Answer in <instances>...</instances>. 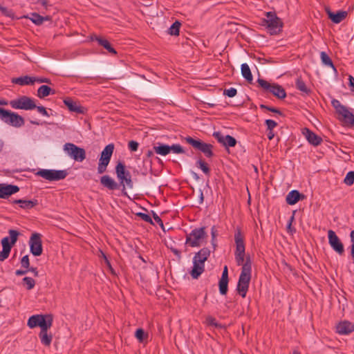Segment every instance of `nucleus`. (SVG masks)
<instances>
[{
  "label": "nucleus",
  "mask_w": 354,
  "mask_h": 354,
  "mask_svg": "<svg viewBox=\"0 0 354 354\" xmlns=\"http://www.w3.org/2000/svg\"><path fill=\"white\" fill-rule=\"evenodd\" d=\"M244 235L239 227H236L234 232V241L236 249L234 252L235 260L238 266H242L241 272L239 278L236 291L241 297L245 298L248 291L251 280L252 262L250 256L246 257L244 262L245 254V245Z\"/></svg>",
  "instance_id": "obj_1"
},
{
  "label": "nucleus",
  "mask_w": 354,
  "mask_h": 354,
  "mask_svg": "<svg viewBox=\"0 0 354 354\" xmlns=\"http://www.w3.org/2000/svg\"><path fill=\"white\" fill-rule=\"evenodd\" d=\"M266 18L261 19V26L265 27L271 35L280 34L283 30V22L277 13L273 11L266 12Z\"/></svg>",
  "instance_id": "obj_2"
},
{
  "label": "nucleus",
  "mask_w": 354,
  "mask_h": 354,
  "mask_svg": "<svg viewBox=\"0 0 354 354\" xmlns=\"http://www.w3.org/2000/svg\"><path fill=\"white\" fill-rule=\"evenodd\" d=\"M115 174L119 180L118 184L120 187L122 186V195L128 197L125 184L130 189H132L133 186L130 171L126 169L124 163L119 161L115 166Z\"/></svg>",
  "instance_id": "obj_3"
},
{
  "label": "nucleus",
  "mask_w": 354,
  "mask_h": 354,
  "mask_svg": "<svg viewBox=\"0 0 354 354\" xmlns=\"http://www.w3.org/2000/svg\"><path fill=\"white\" fill-rule=\"evenodd\" d=\"M0 120L6 124L16 128H19L25 124L22 116L3 108H0Z\"/></svg>",
  "instance_id": "obj_4"
},
{
  "label": "nucleus",
  "mask_w": 354,
  "mask_h": 354,
  "mask_svg": "<svg viewBox=\"0 0 354 354\" xmlns=\"http://www.w3.org/2000/svg\"><path fill=\"white\" fill-rule=\"evenodd\" d=\"M10 237H4L1 239L2 250L0 251V261H3L8 258L12 247L17 241L19 232L15 230H9Z\"/></svg>",
  "instance_id": "obj_5"
},
{
  "label": "nucleus",
  "mask_w": 354,
  "mask_h": 354,
  "mask_svg": "<svg viewBox=\"0 0 354 354\" xmlns=\"http://www.w3.org/2000/svg\"><path fill=\"white\" fill-rule=\"evenodd\" d=\"M206 227H196L189 234L186 235L185 244L192 247H199L203 239L207 236Z\"/></svg>",
  "instance_id": "obj_6"
},
{
  "label": "nucleus",
  "mask_w": 354,
  "mask_h": 354,
  "mask_svg": "<svg viewBox=\"0 0 354 354\" xmlns=\"http://www.w3.org/2000/svg\"><path fill=\"white\" fill-rule=\"evenodd\" d=\"M257 82L264 93H271L278 99H284L286 97V92L281 85L276 83L271 84L261 78H258Z\"/></svg>",
  "instance_id": "obj_7"
},
{
  "label": "nucleus",
  "mask_w": 354,
  "mask_h": 354,
  "mask_svg": "<svg viewBox=\"0 0 354 354\" xmlns=\"http://www.w3.org/2000/svg\"><path fill=\"white\" fill-rule=\"evenodd\" d=\"M184 140L193 148L202 152L207 158H211L214 156L212 145L204 142L200 139H195L191 136H187L184 138Z\"/></svg>",
  "instance_id": "obj_8"
},
{
  "label": "nucleus",
  "mask_w": 354,
  "mask_h": 354,
  "mask_svg": "<svg viewBox=\"0 0 354 354\" xmlns=\"http://www.w3.org/2000/svg\"><path fill=\"white\" fill-rule=\"evenodd\" d=\"M63 150L68 157L76 162H82L86 159L85 149L73 143L66 142L63 146Z\"/></svg>",
  "instance_id": "obj_9"
},
{
  "label": "nucleus",
  "mask_w": 354,
  "mask_h": 354,
  "mask_svg": "<svg viewBox=\"0 0 354 354\" xmlns=\"http://www.w3.org/2000/svg\"><path fill=\"white\" fill-rule=\"evenodd\" d=\"M114 148V144L110 143L107 145L101 152L97 166L98 174H101L106 171L107 166L111 161Z\"/></svg>",
  "instance_id": "obj_10"
},
{
  "label": "nucleus",
  "mask_w": 354,
  "mask_h": 354,
  "mask_svg": "<svg viewBox=\"0 0 354 354\" xmlns=\"http://www.w3.org/2000/svg\"><path fill=\"white\" fill-rule=\"evenodd\" d=\"M331 104L339 115H342V120L351 126H354V115L349 111L348 108L342 105L338 100L333 99Z\"/></svg>",
  "instance_id": "obj_11"
},
{
  "label": "nucleus",
  "mask_w": 354,
  "mask_h": 354,
  "mask_svg": "<svg viewBox=\"0 0 354 354\" xmlns=\"http://www.w3.org/2000/svg\"><path fill=\"white\" fill-rule=\"evenodd\" d=\"M9 104L15 109L32 110L36 107L34 100L26 95L10 100Z\"/></svg>",
  "instance_id": "obj_12"
},
{
  "label": "nucleus",
  "mask_w": 354,
  "mask_h": 354,
  "mask_svg": "<svg viewBox=\"0 0 354 354\" xmlns=\"http://www.w3.org/2000/svg\"><path fill=\"white\" fill-rule=\"evenodd\" d=\"M27 325L30 328L40 327L41 331L39 337L41 343L44 344V314L34 315L30 317Z\"/></svg>",
  "instance_id": "obj_13"
},
{
  "label": "nucleus",
  "mask_w": 354,
  "mask_h": 354,
  "mask_svg": "<svg viewBox=\"0 0 354 354\" xmlns=\"http://www.w3.org/2000/svg\"><path fill=\"white\" fill-rule=\"evenodd\" d=\"M328 243L332 249L339 255H343L344 253V245L333 230H329L328 231Z\"/></svg>",
  "instance_id": "obj_14"
},
{
  "label": "nucleus",
  "mask_w": 354,
  "mask_h": 354,
  "mask_svg": "<svg viewBox=\"0 0 354 354\" xmlns=\"http://www.w3.org/2000/svg\"><path fill=\"white\" fill-rule=\"evenodd\" d=\"M30 252L34 256H39L42 253V242L41 234L33 233L29 241Z\"/></svg>",
  "instance_id": "obj_15"
},
{
  "label": "nucleus",
  "mask_w": 354,
  "mask_h": 354,
  "mask_svg": "<svg viewBox=\"0 0 354 354\" xmlns=\"http://www.w3.org/2000/svg\"><path fill=\"white\" fill-rule=\"evenodd\" d=\"M11 82L15 84L20 86L32 85L35 82L43 83L44 82V77H30L29 75H24L18 77H13L11 79Z\"/></svg>",
  "instance_id": "obj_16"
},
{
  "label": "nucleus",
  "mask_w": 354,
  "mask_h": 354,
  "mask_svg": "<svg viewBox=\"0 0 354 354\" xmlns=\"http://www.w3.org/2000/svg\"><path fill=\"white\" fill-rule=\"evenodd\" d=\"M68 175L67 170L46 169V180L57 181L64 179Z\"/></svg>",
  "instance_id": "obj_17"
},
{
  "label": "nucleus",
  "mask_w": 354,
  "mask_h": 354,
  "mask_svg": "<svg viewBox=\"0 0 354 354\" xmlns=\"http://www.w3.org/2000/svg\"><path fill=\"white\" fill-rule=\"evenodd\" d=\"M325 11L328 19H330L334 24H339L345 19L348 15V12L344 10H338L337 12H333L329 7H326Z\"/></svg>",
  "instance_id": "obj_18"
},
{
  "label": "nucleus",
  "mask_w": 354,
  "mask_h": 354,
  "mask_svg": "<svg viewBox=\"0 0 354 354\" xmlns=\"http://www.w3.org/2000/svg\"><path fill=\"white\" fill-rule=\"evenodd\" d=\"M228 268L225 266L222 272L221 277L218 281L219 292L222 295H225L228 290Z\"/></svg>",
  "instance_id": "obj_19"
},
{
  "label": "nucleus",
  "mask_w": 354,
  "mask_h": 354,
  "mask_svg": "<svg viewBox=\"0 0 354 354\" xmlns=\"http://www.w3.org/2000/svg\"><path fill=\"white\" fill-rule=\"evenodd\" d=\"M19 190V187L17 185L0 183V198H8Z\"/></svg>",
  "instance_id": "obj_20"
},
{
  "label": "nucleus",
  "mask_w": 354,
  "mask_h": 354,
  "mask_svg": "<svg viewBox=\"0 0 354 354\" xmlns=\"http://www.w3.org/2000/svg\"><path fill=\"white\" fill-rule=\"evenodd\" d=\"M90 39L93 41H97V44L104 48L109 53L116 55L117 51L115 48L111 46L110 42L105 38L97 36L96 35H92L90 36Z\"/></svg>",
  "instance_id": "obj_21"
},
{
  "label": "nucleus",
  "mask_w": 354,
  "mask_h": 354,
  "mask_svg": "<svg viewBox=\"0 0 354 354\" xmlns=\"http://www.w3.org/2000/svg\"><path fill=\"white\" fill-rule=\"evenodd\" d=\"M303 134L305 136L308 142L313 146H318L323 141L322 138L320 136H319L318 135H317L308 128H304L303 129Z\"/></svg>",
  "instance_id": "obj_22"
},
{
  "label": "nucleus",
  "mask_w": 354,
  "mask_h": 354,
  "mask_svg": "<svg viewBox=\"0 0 354 354\" xmlns=\"http://www.w3.org/2000/svg\"><path fill=\"white\" fill-rule=\"evenodd\" d=\"M64 103L71 112H75L77 113H84V107L79 105L77 102L74 101L71 97H66L64 100Z\"/></svg>",
  "instance_id": "obj_23"
},
{
  "label": "nucleus",
  "mask_w": 354,
  "mask_h": 354,
  "mask_svg": "<svg viewBox=\"0 0 354 354\" xmlns=\"http://www.w3.org/2000/svg\"><path fill=\"white\" fill-rule=\"evenodd\" d=\"M101 185L109 190H115L120 188V185L109 175H104L100 178Z\"/></svg>",
  "instance_id": "obj_24"
},
{
  "label": "nucleus",
  "mask_w": 354,
  "mask_h": 354,
  "mask_svg": "<svg viewBox=\"0 0 354 354\" xmlns=\"http://www.w3.org/2000/svg\"><path fill=\"white\" fill-rule=\"evenodd\" d=\"M337 331L342 335H347L354 331V323L348 321H344L337 326Z\"/></svg>",
  "instance_id": "obj_25"
},
{
  "label": "nucleus",
  "mask_w": 354,
  "mask_h": 354,
  "mask_svg": "<svg viewBox=\"0 0 354 354\" xmlns=\"http://www.w3.org/2000/svg\"><path fill=\"white\" fill-rule=\"evenodd\" d=\"M305 198V196L303 194H301L297 190H292L290 191L286 198V201L288 205H292L296 204L300 200H303Z\"/></svg>",
  "instance_id": "obj_26"
},
{
  "label": "nucleus",
  "mask_w": 354,
  "mask_h": 354,
  "mask_svg": "<svg viewBox=\"0 0 354 354\" xmlns=\"http://www.w3.org/2000/svg\"><path fill=\"white\" fill-rule=\"evenodd\" d=\"M211 251L208 248H203L198 252L195 254L193 257V261L196 260L198 263L205 265V262L210 256Z\"/></svg>",
  "instance_id": "obj_27"
},
{
  "label": "nucleus",
  "mask_w": 354,
  "mask_h": 354,
  "mask_svg": "<svg viewBox=\"0 0 354 354\" xmlns=\"http://www.w3.org/2000/svg\"><path fill=\"white\" fill-rule=\"evenodd\" d=\"M204 271L205 265L198 263L196 260L193 261V267L189 272V274L193 279H198Z\"/></svg>",
  "instance_id": "obj_28"
},
{
  "label": "nucleus",
  "mask_w": 354,
  "mask_h": 354,
  "mask_svg": "<svg viewBox=\"0 0 354 354\" xmlns=\"http://www.w3.org/2000/svg\"><path fill=\"white\" fill-rule=\"evenodd\" d=\"M153 151L160 156H165L169 153V145L162 143L156 142L153 147Z\"/></svg>",
  "instance_id": "obj_29"
},
{
  "label": "nucleus",
  "mask_w": 354,
  "mask_h": 354,
  "mask_svg": "<svg viewBox=\"0 0 354 354\" xmlns=\"http://www.w3.org/2000/svg\"><path fill=\"white\" fill-rule=\"evenodd\" d=\"M241 73L242 76L245 79L247 82L249 83H252L253 80L252 74L251 73L250 68L248 64L244 63L241 66Z\"/></svg>",
  "instance_id": "obj_30"
},
{
  "label": "nucleus",
  "mask_w": 354,
  "mask_h": 354,
  "mask_svg": "<svg viewBox=\"0 0 354 354\" xmlns=\"http://www.w3.org/2000/svg\"><path fill=\"white\" fill-rule=\"evenodd\" d=\"M295 86L297 89L308 95L311 93V90L307 87L306 83L301 79V77L297 78L295 82Z\"/></svg>",
  "instance_id": "obj_31"
},
{
  "label": "nucleus",
  "mask_w": 354,
  "mask_h": 354,
  "mask_svg": "<svg viewBox=\"0 0 354 354\" xmlns=\"http://www.w3.org/2000/svg\"><path fill=\"white\" fill-rule=\"evenodd\" d=\"M320 58H321L322 62L324 65L330 67L334 71H336V68H335V65L333 64L332 59L330 58V57L328 55V54L326 52H324V51L321 52Z\"/></svg>",
  "instance_id": "obj_32"
},
{
  "label": "nucleus",
  "mask_w": 354,
  "mask_h": 354,
  "mask_svg": "<svg viewBox=\"0 0 354 354\" xmlns=\"http://www.w3.org/2000/svg\"><path fill=\"white\" fill-rule=\"evenodd\" d=\"M181 26V23L176 20L175 21L170 28L167 30V33L170 35L178 36L179 35L180 28Z\"/></svg>",
  "instance_id": "obj_33"
},
{
  "label": "nucleus",
  "mask_w": 354,
  "mask_h": 354,
  "mask_svg": "<svg viewBox=\"0 0 354 354\" xmlns=\"http://www.w3.org/2000/svg\"><path fill=\"white\" fill-rule=\"evenodd\" d=\"M30 19L36 25H41L44 23V17L36 12H32L29 16L26 17Z\"/></svg>",
  "instance_id": "obj_34"
},
{
  "label": "nucleus",
  "mask_w": 354,
  "mask_h": 354,
  "mask_svg": "<svg viewBox=\"0 0 354 354\" xmlns=\"http://www.w3.org/2000/svg\"><path fill=\"white\" fill-rule=\"evenodd\" d=\"M196 166L200 168L203 172L207 175V176H210V169L207 165L203 159L199 158L196 161Z\"/></svg>",
  "instance_id": "obj_35"
},
{
  "label": "nucleus",
  "mask_w": 354,
  "mask_h": 354,
  "mask_svg": "<svg viewBox=\"0 0 354 354\" xmlns=\"http://www.w3.org/2000/svg\"><path fill=\"white\" fill-rule=\"evenodd\" d=\"M12 203L19 204L20 207L23 209H30L35 205V203L33 201L28 200H15Z\"/></svg>",
  "instance_id": "obj_36"
},
{
  "label": "nucleus",
  "mask_w": 354,
  "mask_h": 354,
  "mask_svg": "<svg viewBox=\"0 0 354 354\" xmlns=\"http://www.w3.org/2000/svg\"><path fill=\"white\" fill-rule=\"evenodd\" d=\"M135 337L139 342L142 343L148 337V335L142 328H139L135 332Z\"/></svg>",
  "instance_id": "obj_37"
},
{
  "label": "nucleus",
  "mask_w": 354,
  "mask_h": 354,
  "mask_svg": "<svg viewBox=\"0 0 354 354\" xmlns=\"http://www.w3.org/2000/svg\"><path fill=\"white\" fill-rule=\"evenodd\" d=\"M225 142L223 143V145L227 147H234L236 145V140L232 136L226 135L224 138Z\"/></svg>",
  "instance_id": "obj_38"
},
{
  "label": "nucleus",
  "mask_w": 354,
  "mask_h": 354,
  "mask_svg": "<svg viewBox=\"0 0 354 354\" xmlns=\"http://www.w3.org/2000/svg\"><path fill=\"white\" fill-rule=\"evenodd\" d=\"M171 152L176 154H182L185 153L183 147L179 144H174L169 146V153Z\"/></svg>",
  "instance_id": "obj_39"
},
{
  "label": "nucleus",
  "mask_w": 354,
  "mask_h": 354,
  "mask_svg": "<svg viewBox=\"0 0 354 354\" xmlns=\"http://www.w3.org/2000/svg\"><path fill=\"white\" fill-rule=\"evenodd\" d=\"M259 107L261 109L267 110L272 113H277L281 116H284V114L277 108L269 106L263 104H260Z\"/></svg>",
  "instance_id": "obj_40"
},
{
  "label": "nucleus",
  "mask_w": 354,
  "mask_h": 354,
  "mask_svg": "<svg viewBox=\"0 0 354 354\" xmlns=\"http://www.w3.org/2000/svg\"><path fill=\"white\" fill-rule=\"evenodd\" d=\"M344 183L348 186L354 183V171H350L346 174Z\"/></svg>",
  "instance_id": "obj_41"
},
{
  "label": "nucleus",
  "mask_w": 354,
  "mask_h": 354,
  "mask_svg": "<svg viewBox=\"0 0 354 354\" xmlns=\"http://www.w3.org/2000/svg\"><path fill=\"white\" fill-rule=\"evenodd\" d=\"M23 283L24 285L26 286V288L28 290H31L34 288L35 282L32 278L26 277L23 279Z\"/></svg>",
  "instance_id": "obj_42"
},
{
  "label": "nucleus",
  "mask_w": 354,
  "mask_h": 354,
  "mask_svg": "<svg viewBox=\"0 0 354 354\" xmlns=\"http://www.w3.org/2000/svg\"><path fill=\"white\" fill-rule=\"evenodd\" d=\"M136 216L140 218L144 221L149 223L151 225H153V222L149 214L142 212H138L136 214Z\"/></svg>",
  "instance_id": "obj_43"
},
{
  "label": "nucleus",
  "mask_w": 354,
  "mask_h": 354,
  "mask_svg": "<svg viewBox=\"0 0 354 354\" xmlns=\"http://www.w3.org/2000/svg\"><path fill=\"white\" fill-rule=\"evenodd\" d=\"M265 124L267 127L268 131L273 130L278 125L277 122L271 119L266 120Z\"/></svg>",
  "instance_id": "obj_44"
},
{
  "label": "nucleus",
  "mask_w": 354,
  "mask_h": 354,
  "mask_svg": "<svg viewBox=\"0 0 354 354\" xmlns=\"http://www.w3.org/2000/svg\"><path fill=\"white\" fill-rule=\"evenodd\" d=\"M237 93V91L235 88L231 87L230 88H225L223 90V95L229 97H234Z\"/></svg>",
  "instance_id": "obj_45"
},
{
  "label": "nucleus",
  "mask_w": 354,
  "mask_h": 354,
  "mask_svg": "<svg viewBox=\"0 0 354 354\" xmlns=\"http://www.w3.org/2000/svg\"><path fill=\"white\" fill-rule=\"evenodd\" d=\"M53 315L51 314H46L45 317V329L46 332H47L48 329L50 328V327L52 325L53 322Z\"/></svg>",
  "instance_id": "obj_46"
},
{
  "label": "nucleus",
  "mask_w": 354,
  "mask_h": 354,
  "mask_svg": "<svg viewBox=\"0 0 354 354\" xmlns=\"http://www.w3.org/2000/svg\"><path fill=\"white\" fill-rule=\"evenodd\" d=\"M139 143L135 140H130L128 143V148L131 151H136L138 149Z\"/></svg>",
  "instance_id": "obj_47"
},
{
  "label": "nucleus",
  "mask_w": 354,
  "mask_h": 354,
  "mask_svg": "<svg viewBox=\"0 0 354 354\" xmlns=\"http://www.w3.org/2000/svg\"><path fill=\"white\" fill-rule=\"evenodd\" d=\"M21 266L24 268H28L30 267V261L28 255L24 256L21 259Z\"/></svg>",
  "instance_id": "obj_48"
},
{
  "label": "nucleus",
  "mask_w": 354,
  "mask_h": 354,
  "mask_svg": "<svg viewBox=\"0 0 354 354\" xmlns=\"http://www.w3.org/2000/svg\"><path fill=\"white\" fill-rule=\"evenodd\" d=\"M206 322L209 326H215V327H221V325L217 323L216 319L212 316H208L206 318Z\"/></svg>",
  "instance_id": "obj_49"
},
{
  "label": "nucleus",
  "mask_w": 354,
  "mask_h": 354,
  "mask_svg": "<svg viewBox=\"0 0 354 354\" xmlns=\"http://www.w3.org/2000/svg\"><path fill=\"white\" fill-rule=\"evenodd\" d=\"M151 213L154 221L160 225V227L163 230H165L163 222L162 219L160 218V216L153 210L151 211Z\"/></svg>",
  "instance_id": "obj_50"
},
{
  "label": "nucleus",
  "mask_w": 354,
  "mask_h": 354,
  "mask_svg": "<svg viewBox=\"0 0 354 354\" xmlns=\"http://www.w3.org/2000/svg\"><path fill=\"white\" fill-rule=\"evenodd\" d=\"M213 136L217 140V141L219 143H221L222 145H223V143H224V142H225L224 138L225 136H223L221 132H219V131L214 132L213 133Z\"/></svg>",
  "instance_id": "obj_51"
},
{
  "label": "nucleus",
  "mask_w": 354,
  "mask_h": 354,
  "mask_svg": "<svg viewBox=\"0 0 354 354\" xmlns=\"http://www.w3.org/2000/svg\"><path fill=\"white\" fill-rule=\"evenodd\" d=\"M102 254H103V257L104 259L105 263L107 266V267L109 268L111 273L113 275H116L115 270L111 266V262L109 261V260L108 259V258L104 253Z\"/></svg>",
  "instance_id": "obj_52"
},
{
  "label": "nucleus",
  "mask_w": 354,
  "mask_h": 354,
  "mask_svg": "<svg viewBox=\"0 0 354 354\" xmlns=\"http://www.w3.org/2000/svg\"><path fill=\"white\" fill-rule=\"evenodd\" d=\"M0 11L1 12V13L3 15H5L6 17H11L12 15V11L11 10H9L7 8L3 7L1 5H0Z\"/></svg>",
  "instance_id": "obj_53"
},
{
  "label": "nucleus",
  "mask_w": 354,
  "mask_h": 354,
  "mask_svg": "<svg viewBox=\"0 0 354 354\" xmlns=\"http://www.w3.org/2000/svg\"><path fill=\"white\" fill-rule=\"evenodd\" d=\"M218 235V230H217V228L216 227L215 225H213L211 228V236H212V239H216L217 236Z\"/></svg>",
  "instance_id": "obj_54"
},
{
  "label": "nucleus",
  "mask_w": 354,
  "mask_h": 354,
  "mask_svg": "<svg viewBox=\"0 0 354 354\" xmlns=\"http://www.w3.org/2000/svg\"><path fill=\"white\" fill-rule=\"evenodd\" d=\"M348 80V86L351 88V91H354V77L352 75H349Z\"/></svg>",
  "instance_id": "obj_55"
},
{
  "label": "nucleus",
  "mask_w": 354,
  "mask_h": 354,
  "mask_svg": "<svg viewBox=\"0 0 354 354\" xmlns=\"http://www.w3.org/2000/svg\"><path fill=\"white\" fill-rule=\"evenodd\" d=\"M44 85H41L38 91H37V95L39 98H44Z\"/></svg>",
  "instance_id": "obj_56"
},
{
  "label": "nucleus",
  "mask_w": 354,
  "mask_h": 354,
  "mask_svg": "<svg viewBox=\"0 0 354 354\" xmlns=\"http://www.w3.org/2000/svg\"><path fill=\"white\" fill-rule=\"evenodd\" d=\"M55 93V90L51 88L49 86L46 85V97L50 95H53Z\"/></svg>",
  "instance_id": "obj_57"
},
{
  "label": "nucleus",
  "mask_w": 354,
  "mask_h": 354,
  "mask_svg": "<svg viewBox=\"0 0 354 354\" xmlns=\"http://www.w3.org/2000/svg\"><path fill=\"white\" fill-rule=\"evenodd\" d=\"M29 270L28 268H25V270H17L15 272V274L17 276H21L26 274Z\"/></svg>",
  "instance_id": "obj_58"
},
{
  "label": "nucleus",
  "mask_w": 354,
  "mask_h": 354,
  "mask_svg": "<svg viewBox=\"0 0 354 354\" xmlns=\"http://www.w3.org/2000/svg\"><path fill=\"white\" fill-rule=\"evenodd\" d=\"M53 336L51 334H48L47 332H46V346L49 345L52 341Z\"/></svg>",
  "instance_id": "obj_59"
},
{
  "label": "nucleus",
  "mask_w": 354,
  "mask_h": 354,
  "mask_svg": "<svg viewBox=\"0 0 354 354\" xmlns=\"http://www.w3.org/2000/svg\"><path fill=\"white\" fill-rule=\"evenodd\" d=\"M211 244L212 245V248H213V251H215L216 248H217V240L216 239H211Z\"/></svg>",
  "instance_id": "obj_60"
},
{
  "label": "nucleus",
  "mask_w": 354,
  "mask_h": 354,
  "mask_svg": "<svg viewBox=\"0 0 354 354\" xmlns=\"http://www.w3.org/2000/svg\"><path fill=\"white\" fill-rule=\"evenodd\" d=\"M171 252L178 257H180V252L176 248H171Z\"/></svg>",
  "instance_id": "obj_61"
},
{
  "label": "nucleus",
  "mask_w": 354,
  "mask_h": 354,
  "mask_svg": "<svg viewBox=\"0 0 354 354\" xmlns=\"http://www.w3.org/2000/svg\"><path fill=\"white\" fill-rule=\"evenodd\" d=\"M35 109H37L38 112L40 113L42 115H44V106H37Z\"/></svg>",
  "instance_id": "obj_62"
},
{
  "label": "nucleus",
  "mask_w": 354,
  "mask_h": 354,
  "mask_svg": "<svg viewBox=\"0 0 354 354\" xmlns=\"http://www.w3.org/2000/svg\"><path fill=\"white\" fill-rule=\"evenodd\" d=\"M267 136H268V138L269 140H272L274 136V133L273 132V130L268 131V133H267Z\"/></svg>",
  "instance_id": "obj_63"
},
{
  "label": "nucleus",
  "mask_w": 354,
  "mask_h": 354,
  "mask_svg": "<svg viewBox=\"0 0 354 354\" xmlns=\"http://www.w3.org/2000/svg\"><path fill=\"white\" fill-rule=\"evenodd\" d=\"M350 236L352 243L351 247H354V230L351 231Z\"/></svg>",
  "instance_id": "obj_64"
}]
</instances>
